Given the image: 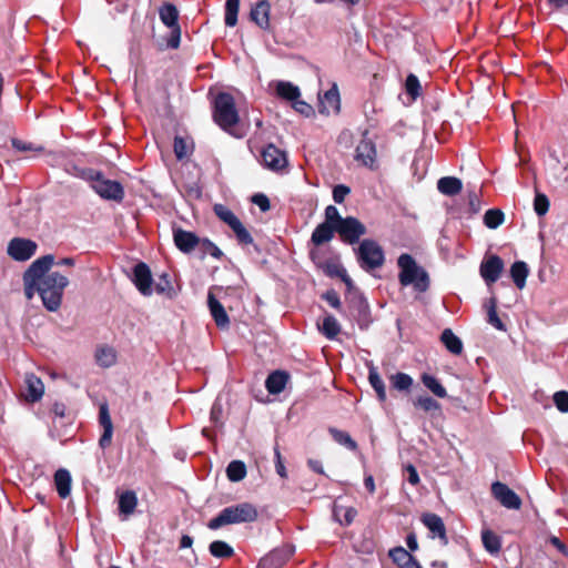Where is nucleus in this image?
Instances as JSON below:
<instances>
[{"mask_svg": "<svg viewBox=\"0 0 568 568\" xmlns=\"http://www.w3.org/2000/svg\"><path fill=\"white\" fill-rule=\"evenodd\" d=\"M53 263V255H43L33 261L23 274L27 300L33 298L37 293L49 312H57L61 307L63 292L69 285L65 275L57 271L49 272Z\"/></svg>", "mask_w": 568, "mask_h": 568, "instance_id": "1", "label": "nucleus"}, {"mask_svg": "<svg viewBox=\"0 0 568 568\" xmlns=\"http://www.w3.org/2000/svg\"><path fill=\"white\" fill-rule=\"evenodd\" d=\"M213 120L225 132L242 138V134L235 133V126L240 121L235 100L227 92H220L213 102Z\"/></svg>", "mask_w": 568, "mask_h": 568, "instance_id": "2", "label": "nucleus"}, {"mask_svg": "<svg viewBox=\"0 0 568 568\" xmlns=\"http://www.w3.org/2000/svg\"><path fill=\"white\" fill-rule=\"evenodd\" d=\"M258 516L257 509L250 503H240L223 508L214 518L207 523V528L217 530L226 525L252 523Z\"/></svg>", "mask_w": 568, "mask_h": 568, "instance_id": "3", "label": "nucleus"}, {"mask_svg": "<svg viewBox=\"0 0 568 568\" xmlns=\"http://www.w3.org/2000/svg\"><path fill=\"white\" fill-rule=\"evenodd\" d=\"M357 265L366 273H373L384 266L386 257L382 245L374 239H364L353 247Z\"/></svg>", "mask_w": 568, "mask_h": 568, "instance_id": "4", "label": "nucleus"}, {"mask_svg": "<svg viewBox=\"0 0 568 568\" xmlns=\"http://www.w3.org/2000/svg\"><path fill=\"white\" fill-rule=\"evenodd\" d=\"M400 268L398 278L403 286L413 285L417 292H426L429 286L427 273L417 265L414 257L407 253L399 255L397 260Z\"/></svg>", "mask_w": 568, "mask_h": 568, "instance_id": "5", "label": "nucleus"}, {"mask_svg": "<svg viewBox=\"0 0 568 568\" xmlns=\"http://www.w3.org/2000/svg\"><path fill=\"white\" fill-rule=\"evenodd\" d=\"M81 178L90 182L93 191L103 200L121 202L124 197L122 184L106 179L101 171L85 169L82 171Z\"/></svg>", "mask_w": 568, "mask_h": 568, "instance_id": "6", "label": "nucleus"}, {"mask_svg": "<svg viewBox=\"0 0 568 568\" xmlns=\"http://www.w3.org/2000/svg\"><path fill=\"white\" fill-rule=\"evenodd\" d=\"M159 17L161 22L171 30V36L168 39V47L178 49L181 42V27L179 24V10L170 2H164L159 8Z\"/></svg>", "mask_w": 568, "mask_h": 568, "instance_id": "7", "label": "nucleus"}, {"mask_svg": "<svg viewBox=\"0 0 568 568\" xmlns=\"http://www.w3.org/2000/svg\"><path fill=\"white\" fill-rule=\"evenodd\" d=\"M214 213L216 216L230 226L235 234V237L241 245L253 244V237L250 232L245 229L240 219L226 206L216 204L214 206Z\"/></svg>", "mask_w": 568, "mask_h": 568, "instance_id": "8", "label": "nucleus"}, {"mask_svg": "<svg viewBox=\"0 0 568 568\" xmlns=\"http://www.w3.org/2000/svg\"><path fill=\"white\" fill-rule=\"evenodd\" d=\"M354 160L362 166L376 171L378 169L377 149L375 142L368 138V131H364L362 140L355 149Z\"/></svg>", "mask_w": 568, "mask_h": 568, "instance_id": "9", "label": "nucleus"}, {"mask_svg": "<svg viewBox=\"0 0 568 568\" xmlns=\"http://www.w3.org/2000/svg\"><path fill=\"white\" fill-rule=\"evenodd\" d=\"M336 233L339 240L348 245L361 242V237L367 233L366 226L355 216H346L336 225Z\"/></svg>", "mask_w": 568, "mask_h": 568, "instance_id": "10", "label": "nucleus"}, {"mask_svg": "<svg viewBox=\"0 0 568 568\" xmlns=\"http://www.w3.org/2000/svg\"><path fill=\"white\" fill-rule=\"evenodd\" d=\"M37 247V243L32 240L14 237L9 242L7 252L14 261L24 262L36 254Z\"/></svg>", "mask_w": 568, "mask_h": 568, "instance_id": "11", "label": "nucleus"}, {"mask_svg": "<svg viewBox=\"0 0 568 568\" xmlns=\"http://www.w3.org/2000/svg\"><path fill=\"white\" fill-rule=\"evenodd\" d=\"M295 552V547L291 544L275 548L264 556L257 568H281Z\"/></svg>", "mask_w": 568, "mask_h": 568, "instance_id": "12", "label": "nucleus"}, {"mask_svg": "<svg viewBox=\"0 0 568 568\" xmlns=\"http://www.w3.org/2000/svg\"><path fill=\"white\" fill-rule=\"evenodd\" d=\"M132 282L142 295H152L153 277L151 270L146 263L139 262L138 264L134 265L132 272Z\"/></svg>", "mask_w": 568, "mask_h": 568, "instance_id": "13", "label": "nucleus"}, {"mask_svg": "<svg viewBox=\"0 0 568 568\" xmlns=\"http://www.w3.org/2000/svg\"><path fill=\"white\" fill-rule=\"evenodd\" d=\"M491 495L507 509H519L521 507L520 497L506 484L495 481L491 485Z\"/></svg>", "mask_w": 568, "mask_h": 568, "instance_id": "14", "label": "nucleus"}, {"mask_svg": "<svg viewBox=\"0 0 568 568\" xmlns=\"http://www.w3.org/2000/svg\"><path fill=\"white\" fill-rule=\"evenodd\" d=\"M261 161L272 171L282 170L287 165L286 154L274 144H268L262 150Z\"/></svg>", "mask_w": 568, "mask_h": 568, "instance_id": "15", "label": "nucleus"}, {"mask_svg": "<svg viewBox=\"0 0 568 568\" xmlns=\"http://www.w3.org/2000/svg\"><path fill=\"white\" fill-rule=\"evenodd\" d=\"M504 268L503 260L497 255H491L480 265V275L487 284L495 283Z\"/></svg>", "mask_w": 568, "mask_h": 568, "instance_id": "16", "label": "nucleus"}, {"mask_svg": "<svg viewBox=\"0 0 568 568\" xmlns=\"http://www.w3.org/2000/svg\"><path fill=\"white\" fill-rule=\"evenodd\" d=\"M207 306L216 326L221 329L229 328L230 317L224 306L219 302L212 292L207 294Z\"/></svg>", "mask_w": 568, "mask_h": 568, "instance_id": "17", "label": "nucleus"}, {"mask_svg": "<svg viewBox=\"0 0 568 568\" xmlns=\"http://www.w3.org/2000/svg\"><path fill=\"white\" fill-rule=\"evenodd\" d=\"M99 423L103 428V433L99 439V445L102 449H105L111 445L113 435V424L106 404L100 406Z\"/></svg>", "mask_w": 568, "mask_h": 568, "instance_id": "18", "label": "nucleus"}, {"mask_svg": "<svg viewBox=\"0 0 568 568\" xmlns=\"http://www.w3.org/2000/svg\"><path fill=\"white\" fill-rule=\"evenodd\" d=\"M173 240L175 246L183 253L192 252L200 243L195 233L182 229L173 230Z\"/></svg>", "mask_w": 568, "mask_h": 568, "instance_id": "19", "label": "nucleus"}, {"mask_svg": "<svg viewBox=\"0 0 568 568\" xmlns=\"http://www.w3.org/2000/svg\"><path fill=\"white\" fill-rule=\"evenodd\" d=\"M422 523L427 527V529L432 532L433 538H439L445 544H447V535L446 528L443 519L433 513H426L420 518Z\"/></svg>", "mask_w": 568, "mask_h": 568, "instance_id": "20", "label": "nucleus"}, {"mask_svg": "<svg viewBox=\"0 0 568 568\" xmlns=\"http://www.w3.org/2000/svg\"><path fill=\"white\" fill-rule=\"evenodd\" d=\"M341 108V99L337 87L334 84L320 98V112L325 114L338 113Z\"/></svg>", "mask_w": 568, "mask_h": 568, "instance_id": "21", "label": "nucleus"}, {"mask_svg": "<svg viewBox=\"0 0 568 568\" xmlns=\"http://www.w3.org/2000/svg\"><path fill=\"white\" fill-rule=\"evenodd\" d=\"M24 383L27 387L26 398L29 402H38L42 398L44 393V385L42 381L34 374H26Z\"/></svg>", "mask_w": 568, "mask_h": 568, "instance_id": "22", "label": "nucleus"}, {"mask_svg": "<svg viewBox=\"0 0 568 568\" xmlns=\"http://www.w3.org/2000/svg\"><path fill=\"white\" fill-rule=\"evenodd\" d=\"M271 6L267 0L258 1L251 10L250 17L260 28L267 29L270 26Z\"/></svg>", "mask_w": 568, "mask_h": 568, "instance_id": "23", "label": "nucleus"}, {"mask_svg": "<svg viewBox=\"0 0 568 568\" xmlns=\"http://www.w3.org/2000/svg\"><path fill=\"white\" fill-rule=\"evenodd\" d=\"M72 478L65 468H60L54 474V485L59 497L65 499L71 494Z\"/></svg>", "mask_w": 568, "mask_h": 568, "instance_id": "24", "label": "nucleus"}, {"mask_svg": "<svg viewBox=\"0 0 568 568\" xmlns=\"http://www.w3.org/2000/svg\"><path fill=\"white\" fill-rule=\"evenodd\" d=\"M287 381V373L275 371L267 376L265 387L270 394L276 395L284 390Z\"/></svg>", "mask_w": 568, "mask_h": 568, "instance_id": "25", "label": "nucleus"}, {"mask_svg": "<svg viewBox=\"0 0 568 568\" xmlns=\"http://www.w3.org/2000/svg\"><path fill=\"white\" fill-rule=\"evenodd\" d=\"M335 233L336 225H331L328 223L322 222L314 229L311 236V241L313 244L318 246L329 242L334 237Z\"/></svg>", "mask_w": 568, "mask_h": 568, "instance_id": "26", "label": "nucleus"}, {"mask_svg": "<svg viewBox=\"0 0 568 568\" xmlns=\"http://www.w3.org/2000/svg\"><path fill=\"white\" fill-rule=\"evenodd\" d=\"M119 511L124 518L132 515L138 505V497L133 490H125L119 496Z\"/></svg>", "mask_w": 568, "mask_h": 568, "instance_id": "27", "label": "nucleus"}, {"mask_svg": "<svg viewBox=\"0 0 568 568\" xmlns=\"http://www.w3.org/2000/svg\"><path fill=\"white\" fill-rule=\"evenodd\" d=\"M437 189L442 194L453 196L462 191L463 183L458 178L444 176L438 180Z\"/></svg>", "mask_w": 568, "mask_h": 568, "instance_id": "28", "label": "nucleus"}, {"mask_svg": "<svg viewBox=\"0 0 568 568\" xmlns=\"http://www.w3.org/2000/svg\"><path fill=\"white\" fill-rule=\"evenodd\" d=\"M318 329L327 339L333 341L341 333V325L333 315L328 314L324 316Z\"/></svg>", "mask_w": 568, "mask_h": 568, "instance_id": "29", "label": "nucleus"}, {"mask_svg": "<svg viewBox=\"0 0 568 568\" xmlns=\"http://www.w3.org/2000/svg\"><path fill=\"white\" fill-rule=\"evenodd\" d=\"M440 341L452 354L459 355L463 352V343L460 338L455 335L450 328H445L443 331Z\"/></svg>", "mask_w": 568, "mask_h": 568, "instance_id": "30", "label": "nucleus"}, {"mask_svg": "<svg viewBox=\"0 0 568 568\" xmlns=\"http://www.w3.org/2000/svg\"><path fill=\"white\" fill-rule=\"evenodd\" d=\"M356 515L357 511L354 507H346L337 504H335L333 507V517L341 525H351L354 521Z\"/></svg>", "mask_w": 568, "mask_h": 568, "instance_id": "31", "label": "nucleus"}, {"mask_svg": "<svg viewBox=\"0 0 568 568\" xmlns=\"http://www.w3.org/2000/svg\"><path fill=\"white\" fill-rule=\"evenodd\" d=\"M528 273V266L523 261H517L511 265L510 276L517 288L523 290L525 287Z\"/></svg>", "mask_w": 568, "mask_h": 568, "instance_id": "32", "label": "nucleus"}, {"mask_svg": "<svg viewBox=\"0 0 568 568\" xmlns=\"http://www.w3.org/2000/svg\"><path fill=\"white\" fill-rule=\"evenodd\" d=\"M368 382L371 386L376 392V395L381 402L386 400V389L385 384L377 372V368L373 365L368 367Z\"/></svg>", "mask_w": 568, "mask_h": 568, "instance_id": "33", "label": "nucleus"}, {"mask_svg": "<svg viewBox=\"0 0 568 568\" xmlns=\"http://www.w3.org/2000/svg\"><path fill=\"white\" fill-rule=\"evenodd\" d=\"M276 94L286 100L293 102L301 97L298 87L287 81H278L276 84Z\"/></svg>", "mask_w": 568, "mask_h": 568, "instance_id": "34", "label": "nucleus"}, {"mask_svg": "<svg viewBox=\"0 0 568 568\" xmlns=\"http://www.w3.org/2000/svg\"><path fill=\"white\" fill-rule=\"evenodd\" d=\"M210 554L215 558H231L234 555V549L231 545L223 540H214L209 546Z\"/></svg>", "mask_w": 568, "mask_h": 568, "instance_id": "35", "label": "nucleus"}, {"mask_svg": "<svg viewBox=\"0 0 568 568\" xmlns=\"http://www.w3.org/2000/svg\"><path fill=\"white\" fill-rule=\"evenodd\" d=\"M97 363L102 367H111L116 362V353L112 347H100L95 352Z\"/></svg>", "mask_w": 568, "mask_h": 568, "instance_id": "36", "label": "nucleus"}, {"mask_svg": "<svg viewBox=\"0 0 568 568\" xmlns=\"http://www.w3.org/2000/svg\"><path fill=\"white\" fill-rule=\"evenodd\" d=\"M329 434L337 444L346 447L352 452L357 450V443L351 437V435L347 432L331 427Z\"/></svg>", "mask_w": 568, "mask_h": 568, "instance_id": "37", "label": "nucleus"}, {"mask_svg": "<svg viewBox=\"0 0 568 568\" xmlns=\"http://www.w3.org/2000/svg\"><path fill=\"white\" fill-rule=\"evenodd\" d=\"M356 321L361 329H366L372 320H371V313H369V306L367 302L364 298H359L356 304Z\"/></svg>", "mask_w": 568, "mask_h": 568, "instance_id": "38", "label": "nucleus"}, {"mask_svg": "<svg viewBox=\"0 0 568 568\" xmlns=\"http://www.w3.org/2000/svg\"><path fill=\"white\" fill-rule=\"evenodd\" d=\"M226 476L231 481H240L246 476V466L242 460H232L226 467Z\"/></svg>", "mask_w": 568, "mask_h": 568, "instance_id": "39", "label": "nucleus"}, {"mask_svg": "<svg viewBox=\"0 0 568 568\" xmlns=\"http://www.w3.org/2000/svg\"><path fill=\"white\" fill-rule=\"evenodd\" d=\"M481 540H483V545H484L485 549L489 554L496 555L500 551V548H501L500 539L493 531L484 530L481 534Z\"/></svg>", "mask_w": 568, "mask_h": 568, "instance_id": "40", "label": "nucleus"}, {"mask_svg": "<svg viewBox=\"0 0 568 568\" xmlns=\"http://www.w3.org/2000/svg\"><path fill=\"white\" fill-rule=\"evenodd\" d=\"M422 382L425 385V387L428 388L437 397L445 398L447 396L445 387L435 376L429 374H423Z\"/></svg>", "mask_w": 568, "mask_h": 568, "instance_id": "41", "label": "nucleus"}, {"mask_svg": "<svg viewBox=\"0 0 568 568\" xmlns=\"http://www.w3.org/2000/svg\"><path fill=\"white\" fill-rule=\"evenodd\" d=\"M239 9H240V0H226L224 22L227 27L236 26Z\"/></svg>", "mask_w": 568, "mask_h": 568, "instance_id": "42", "label": "nucleus"}, {"mask_svg": "<svg viewBox=\"0 0 568 568\" xmlns=\"http://www.w3.org/2000/svg\"><path fill=\"white\" fill-rule=\"evenodd\" d=\"M504 213L498 209H489L484 215V223L488 229L495 230L503 224Z\"/></svg>", "mask_w": 568, "mask_h": 568, "instance_id": "43", "label": "nucleus"}, {"mask_svg": "<svg viewBox=\"0 0 568 568\" xmlns=\"http://www.w3.org/2000/svg\"><path fill=\"white\" fill-rule=\"evenodd\" d=\"M323 272L329 277H341L344 275L345 267L337 261H326L321 265Z\"/></svg>", "mask_w": 568, "mask_h": 568, "instance_id": "44", "label": "nucleus"}, {"mask_svg": "<svg viewBox=\"0 0 568 568\" xmlns=\"http://www.w3.org/2000/svg\"><path fill=\"white\" fill-rule=\"evenodd\" d=\"M392 385L398 390H407L413 385V378L405 373H396L392 376Z\"/></svg>", "mask_w": 568, "mask_h": 568, "instance_id": "45", "label": "nucleus"}, {"mask_svg": "<svg viewBox=\"0 0 568 568\" xmlns=\"http://www.w3.org/2000/svg\"><path fill=\"white\" fill-rule=\"evenodd\" d=\"M549 199L544 193H536L534 199V211L538 216H544L549 210Z\"/></svg>", "mask_w": 568, "mask_h": 568, "instance_id": "46", "label": "nucleus"}, {"mask_svg": "<svg viewBox=\"0 0 568 568\" xmlns=\"http://www.w3.org/2000/svg\"><path fill=\"white\" fill-rule=\"evenodd\" d=\"M405 89L406 92L413 98V100L420 95V83L415 74L410 73L407 75L405 81Z\"/></svg>", "mask_w": 568, "mask_h": 568, "instance_id": "47", "label": "nucleus"}, {"mask_svg": "<svg viewBox=\"0 0 568 568\" xmlns=\"http://www.w3.org/2000/svg\"><path fill=\"white\" fill-rule=\"evenodd\" d=\"M324 217V222L331 225H337L345 219L339 214L338 209L334 205L326 206Z\"/></svg>", "mask_w": 568, "mask_h": 568, "instance_id": "48", "label": "nucleus"}, {"mask_svg": "<svg viewBox=\"0 0 568 568\" xmlns=\"http://www.w3.org/2000/svg\"><path fill=\"white\" fill-rule=\"evenodd\" d=\"M415 405L425 412L437 410L440 408L439 403L430 396H419L416 399Z\"/></svg>", "mask_w": 568, "mask_h": 568, "instance_id": "49", "label": "nucleus"}, {"mask_svg": "<svg viewBox=\"0 0 568 568\" xmlns=\"http://www.w3.org/2000/svg\"><path fill=\"white\" fill-rule=\"evenodd\" d=\"M174 153L178 160L184 159L189 154V144L182 136L176 135L173 144Z\"/></svg>", "mask_w": 568, "mask_h": 568, "instance_id": "50", "label": "nucleus"}, {"mask_svg": "<svg viewBox=\"0 0 568 568\" xmlns=\"http://www.w3.org/2000/svg\"><path fill=\"white\" fill-rule=\"evenodd\" d=\"M487 315H488L487 321L491 326H494L495 328H497L499 331L506 329L504 323L497 315L495 300L490 301V306L488 307Z\"/></svg>", "mask_w": 568, "mask_h": 568, "instance_id": "51", "label": "nucleus"}, {"mask_svg": "<svg viewBox=\"0 0 568 568\" xmlns=\"http://www.w3.org/2000/svg\"><path fill=\"white\" fill-rule=\"evenodd\" d=\"M11 144L17 151H20V152H29V151L42 152L43 151V148L41 145H36L31 142L22 141L19 139H12Z\"/></svg>", "mask_w": 568, "mask_h": 568, "instance_id": "52", "label": "nucleus"}, {"mask_svg": "<svg viewBox=\"0 0 568 568\" xmlns=\"http://www.w3.org/2000/svg\"><path fill=\"white\" fill-rule=\"evenodd\" d=\"M409 556H410V554L403 547H396L389 551V557L400 568L406 562V560L409 558Z\"/></svg>", "mask_w": 568, "mask_h": 568, "instance_id": "53", "label": "nucleus"}, {"mask_svg": "<svg viewBox=\"0 0 568 568\" xmlns=\"http://www.w3.org/2000/svg\"><path fill=\"white\" fill-rule=\"evenodd\" d=\"M554 403L559 412L568 413V392H556L554 394Z\"/></svg>", "mask_w": 568, "mask_h": 568, "instance_id": "54", "label": "nucleus"}, {"mask_svg": "<svg viewBox=\"0 0 568 568\" xmlns=\"http://www.w3.org/2000/svg\"><path fill=\"white\" fill-rule=\"evenodd\" d=\"M351 193V189L345 184H337L333 189V200L337 204H342L345 197Z\"/></svg>", "mask_w": 568, "mask_h": 568, "instance_id": "55", "label": "nucleus"}, {"mask_svg": "<svg viewBox=\"0 0 568 568\" xmlns=\"http://www.w3.org/2000/svg\"><path fill=\"white\" fill-rule=\"evenodd\" d=\"M292 106L296 112L304 116H311L314 113L312 105L300 98L292 102Z\"/></svg>", "mask_w": 568, "mask_h": 568, "instance_id": "56", "label": "nucleus"}, {"mask_svg": "<svg viewBox=\"0 0 568 568\" xmlns=\"http://www.w3.org/2000/svg\"><path fill=\"white\" fill-rule=\"evenodd\" d=\"M170 291H172L170 276L166 273H162L159 282L155 283V292L159 294H164L169 293Z\"/></svg>", "mask_w": 568, "mask_h": 568, "instance_id": "57", "label": "nucleus"}, {"mask_svg": "<svg viewBox=\"0 0 568 568\" xmlns=\"http://www.w3.org/2000/svg\"><path fill=\"white\" fill-rule=\"evenodd\" d=\"M333 308L341 310L342 303L338 293L335 290H328L322 295Z\"/></svg>", "mask_w": 568, "mask_h": 568, "instance_id": "58", "label": "nucleus"}, {"mask_svg": "<svg viewBox=\"0 0 568 568\" xmlns=\"http://www.w3.org/2000/svg\"><path fill=\"white\" fill-rule=\"evenodd\" d=\"M204 252L210 254L212 257L220 260L223 256V252L210 240L205 239L202 241Z\"/></svg>", "mask_w": 568, "mask_h": 568, "instance_id": "59", "label": "nucleus"}, {"mask_svg": "<svg viewBox=\"0 0 568 568\" xmlns=\"http://www.w3.org/2000/svg\"><path fill=\"white\" fill-rule=\"evenodd\" d=\"M252 202L258 206L262 212H267L271 209L268 197L263 193H256L252 196Z\"/></svg>", "mask_w": 568, "mask_h": 568, "instance_id": "60", "label": "nucleus"}, {"mask_svg": "<svg viewBox=\"0 0 568 568\" xmlns=\"http://www.w3.org/2000/svg\"><path fill=\"white\" fill-rule=\"evenodd\" d=\"M376 545L372 538H365L356 545V551L371 555L375 551Z\"/></svg>", "mask_w": 568, "mask_h": 568, "instance_id": "61", "label": "nucleus"}, {"mask_svg": "<svg viewBox=\"0 0 568 568\" xmlns=\"http://www.w3.org/2000/svg\"><path fill=\"white\" fill-rule=\"evenodd\" d=\"M405 473L407 475L406 479L410 485L416 486L419 483V476H418V473H417V469L415 468V466H413L412 464H408L405 467Z\"/></svg>", "mask_w": 568, "mask_h": 568, "instance_id": "62", "label": "nucleus"}, {"mask_svg": "<svg viewBox=\"0 0 568 568\" xmlns=\"http://www.w3.org/2000/svg\"><path fill=\"white\" fill-rule=\"evenodd\" d=\"M274 455H275V459H276L275 460L276 473L282 478H286L287 477L286 468H285V466L283 464L282 456H281V453H280L278 448H275Z\"/></svg>", "mask_w": 568, "mask_h": 568, "instance_id": "63", "label": "nucleus"}, {"mask_svg": "<svg viewBox=\"0 0 568 568\" xmlns=\"http://www.w3.org/2000/svg\"><path fill=\"white\" fill-rule=\"evenodd\" d=\"M549 7L562 13H568V0H548Z\"/></svg>", "mask_w": 568, "mask_h": 568, "instance_id": "64", "label": "nucleus"}]
</instances>
